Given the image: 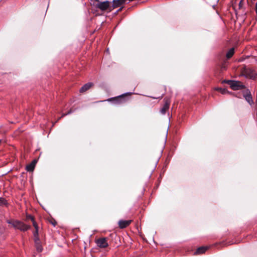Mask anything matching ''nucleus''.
Instances as JSON below:
<instances>
[{
	"mask_svg": "<svg viewBox=\"0 0 257 257\" xmlns=\"http://www.w3.org/2000/svg\"><path fill=\"white\" fill-rule=\"evenodd\" d=\"M241 75L250 79L255 78L257 73L253 69L244 66L241 69Z\"/></svg>",
	"mask_w": 257,
	"mask_h": 257,
	"instance_id": "f257e3e1",
	"label": "nucleus"
},
{
	"mask_svg": "<svg viewBox=\"0 0 257 257\" xmlns=\"http://www.w3.org/2000/svg\"><path fill=\"white\" fill-rule=\"evenodd\" d=\"M34 240L35 242V246L36 248L37 251L40 252L43 250V247L41 244L40 239L39 237L38 228H35L33 232Z\"/></svg>",
	"mask_w": 257,
	"mask_h": 257,
	"instance_id": "f03ea898",
	"label": "nucleus"
},
{
	"mask_svg": "<svg viewBox=\"0 0 257 257\" xmlns=\"http://www.w3.org/2000/svg\"><path fill=\"white\" fill-rule=\"evenodd\" d=\"M224 82L228 84L230 88L234 90H238L243 89L245 87L244 85L240 81H232V80H225Z\"/></svg>",
	"mask_w": 257,
	"mask_h": 257,
	"instance_id": "7ed1b4c3",
	"label": "nucleus"
},
{
	"mask_svg": "<svg viewBox=\"0 0 257 257\" xmlns=\"http://www.w3.org/2000/svg\"><path fill=\"white\" fill-rule=\"evenodd\" d=\"M12 225L15 228L23 231H26L31 228L30 225H26L24 222L18 220L13 221Z\"/></svg>",
	"mask_w": 257,
	"mask_h": 257,
	"instance_id": "20e7f679",
	"label": "nucleus"
},
{
	"mask_svg": "<svg viewBox=\"0 0 257 257\" xmlns=\"http://www.w3.org/2000/svg\"><path fill=\"white\" fill-rule=\"evenodd\" d=\"M95 242L100 248H105L108 245L107 238L105 237L99 238L96 240Z\"/></svg>",
	"mask_w": 257,
	"mask_h": 257,
	"instance_id": "39448f33",
	"label": "nucleus"
},
{
	"mask_svg": "<svg viewBox=\"0 0 257 257\" xmlns=\"http://www.w3.org/2000/svg\"><path fill=\"white\" fill-rule=\"evenodd\" d=\"M130 93H125L122 95H120L118 96L114 97L113 99L115 101L117 104H120L122 103H124L126 101L127 98L126 96L128 95H130Z\"/></svg>",
	"mask_w": 257,
	"mask_h": 257,
	"instance_id": "423d86ee",
	"label": "nucleus"
},
{
	"mask_svg": "<svg viewBox=\"0 0 257 257\" xmlns=\"http://www.w3.org/2000/svg\"><path fill=\"white\" fill-rule=\"evenodd\" d=\"M165 88L164 87H161L156 89V92H159L158 95L156 96H150L153 99H161L165 94Z\"/></svg>",
	"mask_w": 257,
	"mask_h": 257,
	"instance_id": "0eeeda50",
	"label": "nucleus"
},
{
	"mask_svg": "<svg viewBox=\"0 0 257 257\" xmlns=\"http://www.w3.org/2000/svg\"><path fill=\"white\" fill-rule=\"evenodd\" d=\"M170 104V100L169 98H165L164 99V104L163 107L161 109L160 112L162 114H164L168 110Z\"/></svg>",
	"mask_w": 257,
	"mask_h": 257,
	"instance_id": "6e6552de",
	"label": "nucleus"
},
{
	"mask_svg": "<svg viewBox=\"0 0 257 257\" xmlns=\"http://www.w3.org/2000/svg\"><path fill=\"white\" fill-rule=\"evenodd\" d=\"M110 6V2L109 1H105L103 2H100L97 4V8L99 9L101 11H105L108 9Z\"/></svg>",
	"mask_w": 257,
	"mask_h": 257,
	"instance_id": "1a4fd4ad",
	"label": "nucleus"
},
{
	"mask_svg": "<svg viewBox=\"0 0 257 257\" xmlns=\"http://www.w3.org/2000/svg\"><path fill=\"white\" fill-rule=\"evenodd\" d=\"M132 222V220H121L118 222V225L120 228H124L128 226Z\"/></svg>",
	"mask_w": 257,
	"mask_h": 257,
	"instance_id": "9d476101",
	"label": "nucleus"
},
{
	"mask_svg": "<svg viewBox=\"0 0 257 257\" xmlns=\"http://www.w3.org/2000/svg\"><path fill=\"white\" fill-rule=\"evenodd\" d=\"M93 86V84L92 82H89L85 84H84L81 88L80 89L79 91L80 93H83L88 89H89L91 87Z\"/></svg>",
	"mask_w": 257,
	"mask_h": 257,
	"instance_id": "9b49d317",
	"label": "nucleus"
},
{
	"mask_svg": "<svg viewBox=\"0 0 257 257\" xmlns=\"http://www.w3.org/2000/svg\"><path fill=\"white\" fill-rule=\"evenodd\" d=\"M243 96L249 104H251L253 102L251 93L248 90L243 94Z\"/></svg>",
	"mask_w": 257,
	"mask_h": 257,
	"instance_id": "f8f14e48",
	"label": "nucleus"
},
{
	"mask_svg": "<svg viewBox=\"0 0 257 257\" xmlns=\"http://www.w3.org/2000/svg\"><path fill=\"white\" fill-rule=\"evenodd\" d=\"M125 2V0H113L112 1L113 7L114 8H117L121 6Z\"/></svg>",
	"mask_w": 257,
	"mask_h": 257,
	"instance_id": "ddd939ff",
	"label": "nucleus"
},
{
	"mask_svg": "<svg viewBox=\"0 0 257 257\" xmlns=\"http://www.w3.org/2000/svg\"><path fill=\"white\" fill-rule=\"evenodd\" d=\"M36 163V161L35 160L33 161L30 164H28L26 166V170L29 172L33 171L35 168Z\"/></svg>",
	"mask_w": 257,
	"mask_h": 257,
	"instance_id": "4468645a",
	"label": "nucleus"
},
{
	"mask_svg": "<svg viewBox=\"0 0 257 257\" xmlns=\"http://www.w3.org/2000/svg\"><path fill=\"white\" fill-rule=\"evenodd\" d=\"M208 249V247L201 246L198 247L195 252V254H200L204 253Z\"/></svg>",
	"mask_w": 257,
	"mask_h": 257,
	"instance_id": "2eb2a0df",
	"label": "nucleus"
},
{
	"mask_svg": "<svg viewBox=\"0 0 257 257\" xmlns=\"http://www.w3.org/2000/svg\"><path fill=\"white\" fill-rule=\"evenodd\" d=\"M234 50L233 48H231L226 54V57L227 59L230 58L234 54Z\"/></svg>",
	"mask_w": 257,
	"mask_h": 257,
	"instance_id": "dca6fc26",
	"label": "nucleus"
},
{
	"mask_svg": "<svg viewBox=\"0 0 257 257\" xmlns=\"http://www.w3.org/2000/svg\"><path fill=\"white\" fill-rule=\"evenodd\" d=\"M214 89L216 91L220 92L222 94H224L227 93H228V91L226 89H224V88L216 87Z\"/></svg>",
	"mask_w": 257,
	"mask_h": 257,
	"instance_id": "f3484780",
	"label": "nucleus"
},
{
	"mask_svg": "<svg viewBox=\"0 0 257 257\" xmlns=\"http://www.w3.org/2000/svg\"><path fill=\"white\" fill-rule=\"evenodd\" d=\"M26 219H27V220H31V221L35 219L34 217L31 215H27Z\"/></svg>",
	"mask_w": 257,
	"mask_h": 257,
	"instance_id": "a211bd4d",
	"label": "nucleus"
},
{
	"mask_svg": "<svg viewBox=\"0 0 257 257\" xmlns=\"http://www.w3.org/2000/svg\"><path fill=\"white\" fill-rule=\"evenodd\" d=\"M32 222H33V226L35 228H39L38 227V225L37 223V222L35 221V219H34L32 221Z\"/></svg>",
	"mask_w": 257,
	"mask_h": 257,
	"instance_id": "6ab92c4d",
	"label": "nucleus"
},
{
	"mask_svg": "<svg viewBox=\"0 0 257 257\" xmlns=\"http://www.w3.org/2000/svg\"><path fill=\"white\" fill-rule=\"evenodd\" d=\"M6 200L3 198H1L0 205L4 204L6 203Z\"/></svg>",
	"mask_w": 257,
	"mask_h": 257,
	"instance_id": "aec40b11",
	"label": "nucleus"
},
{
	"mask_svg": "<svg viewBox=\"0 0 257 257\" xmlns=\"http://www.w3.org/2000/svg\"><path fill=\"white\" fill-rule=\"evenodd\" d=\"M50 222L53 224L54 226H55L57 224V222L54 219H51L50 220Z\"/></svg>",
	"mask_w": 257,
	"mask_h": 257,
	"instance_id": "412c9836",
	"label": "nucleus"
},
{
	"mask_svg": "<svg viewBox=\"0 0 257 257\" xmlns=\"http://www.w3.org/2000/svg\"><path fill=\"white\" fill-rule=\"evenodd\" d=\"M71 113V111H70L69 112H68L67 113H64V114H62V115L61 116V117H59V118H58V120H59L60 119H61V118H62V117H63V116H64L66 115L67 114H69V113Z\"/></svg>",
	"mask_w": 257,
	"mask_h": 257,
	"instance_id": "4be33fe9",
	"label": "nucleus"
},
{
	"mask_svg": "<svg viewBox=\"0 0 257 257\" xmlns=\"http://www.w3.org/2000/svg\"><path fill=\"white\" fill-rule=\"evenodd\" d=\"M225 68V67H224V66H222V68Z\"/></svg>",
	"mask_w": 257,
	"mask_h": 257,
	"instance_id": "5701e85b",
	"label": "nucleus"
},
{
	"mask_svg": "<svg viewBox=\"0 0 257 257\" xmlns=\"http://www.w3.org/2000/svg\"><path fill=\"white\" fill-rule=\"evenodd\" d=\"M96 1H98V0H95Z\"/></svg>",
	"mask_w": 257,
	"mask_h": 257,
	"instance_id": "b1692460",
	"label": "nucleus"
}]
</instances>
